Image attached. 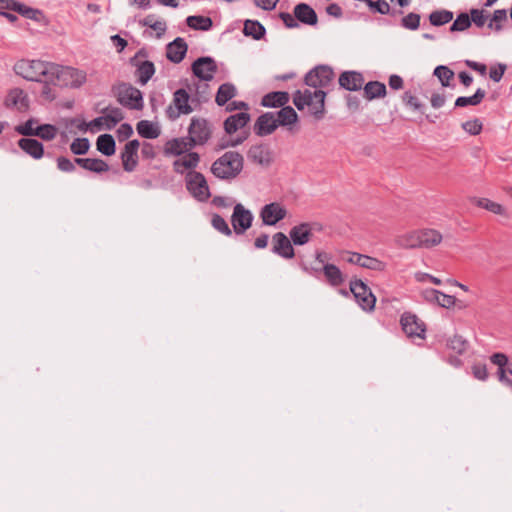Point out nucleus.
<instances>
[{
    "instance_id": "9b49d317",
    "label": "nucleus",
    "mask_w": 512,
    "mask_h": 512,
    "mask_svg": "<svg viewBox=\"0 0 512 512\" xmlns=\"http://www.w3.org/2000/svg\"><path fill=\"white\" fill-rule=\"evenodd\" d=\"M252 221L253 214L250 210L246 209L240 203L234 205L231 215V224L235 234H244L251 227Z\"/></svg>"
},
{
    "instance_id": "2eb2a0df",
    "label": "nucleus",
    "mask_w": 512,
    "mask_h": 512,
    "mask_svg": "<svg viewBox=\"0 0 512 512\" xmlns=\"http://www.w3.org/2000/svg\"><path fill=\"white\" fill-rule=\"evenodd\" d=\"M272 252L284 259H291L295 256L291 240L282 232H277L272 237Z\"/></svg>"
},
{
    "instance_id": "a878e982",
    "label": "nucleus",
    "mask_w": 512,
    "mask_h": 512,
    "mask_svg": "<svg viewBox=\"0 0 512 512\" xmlns=\"http://www.w3.org/2000/svg\"><path fill=\"white\" fill-rule=\"evenodd\" d=\"M290 100L288 92L275 91L267 93L261 100V105L264 107L277 108L285 106Z\"/></svg>"
},
{
    "instance_id": "c9c22d12",
    "label": "nucleus",
    "mask_w": 512,
    "mask_h": 512,
    "mask_svg": "<svg viewBox=\"0 0 512 512\" xmlns=\"http://www.w3.org/2000/svg\"><path fill=\"white\" fill-rule=\"evenodd\" d=\"M276 120L279 125L287 126L294 124L297 119L298 115L295 112V110L291 106H283L281 109L276 113Z\"/></svg>"
},
{
    "instance_id": "c03bdc74",
    "label": "nucleus",
    "mask_w": 512,
    "mask_h": 512,
    "mask_svg": "<svg viewBox=\"0 0 512 512\" xmlns=\"http://www.w3.org/2000/svg\"><path fill=\"white\" fill-rule=\"evenodd\" d=\"M361 260L360 267L362 268L380 272L386 269V263L377 258L362 254Z\"/></svg>"
},
{
    "instance_id": "dca6fc26",
    "label": "nucleus",
    "mask_w": 512,
    "mask_h": 512,
    "mask_svg": "<svg viewBox=\"0 0 512 512\" xmlns=\"http://www.w3.org/2000/svg\"><path fill=\"white\" fill-rule=\"evenodd\" d=\"M140 143L134 139L125 144L121 153V160L123 169L127 172H132L138 164V149Z\"/></svg>"
},
{
    "instance_id": "de8ad7c7",
    "label": "nucleus",
    "mask_w": 512,
    "mask_h": 512,
    "mask_svg": "<svg viewBox=\"0 0 512 512\" xmlns=\"http://www.w3.org/2000/svg\"><path fill=\"white\" fill-rule=\"evenodd\" d=\"M507 20V13L504 9L495 10L492 18L488 23V27L495 31L502 29V24Z\"/></svg>"
},
{
    "instance_id": "e2e57ef3",
    "label": "nucleus",
    "mask_w": 512,
    "mask_h": 512,
    "mask_svg": "<svg viewBox=\"0 0 512 512\" xmlns=\"http://www.w3.org/2000/svg\"><path fill=\"white\" fill-rule=\"evenodd\" d=\"M403 102L412 107L414 110L419 111L422 108V103L419 101V99L415 96H413L409 91H406L402 96Z\"/></svg>"
},
{
    "instance_id": "052dcab7",
    "label": "nucleus",
    "mask_w": 512,
    "mask_h": 512,
    "mask_svg": "<svg viewBox=\"0 0 512 512\" xmlns=\"http://www.w3.org/2000/svg\"><path fill=\"white\" fill-rule=\"evenodd\" d=\"M499 380L512 387V362H510L504 369L497 371Z\"/></svg>"
},
{
    "instance_id": "b1692460",
    "label": "nucleus",
    "mask_w": 512,
    "mask_h": 512,
    "mask_svg": "<svg viewBox=\"0 0 512 512\" xmlns=\"http://www.w3.org/2000/svg\"><path fill=\"white\" fill-rule=\"evenodd\" d=\"M290 239L295 245H304L308 243L312 236V227L310 223H301L291 228Z\"/></svg>"
},
{
    "instance_id": "8fccbe9b",
    "label": "nucleus",
    "mask_w": 512,
    "mask_h": 512,
    "mask_svg": "<svg viewBox=\"0 0 512 512\" xmlns=\"http://www.w3.org/2000/svg\"><path fill=\"white\" fill-rule=\"evenodd\" d=\"M90 143L87 138H76L70 145V150L75 155H84L88 152Z\"/></svg>"
},
{
    "instance_id": "f704fd0d",
    "label": "nucleus",
    "mask_w": 512,
    "mask_h": 512,
    "mask_svg": "<svg viewBox=\"0 0 512 512\" xmlns=\"http://www.w3.org/2000/svg\"><path fill=\"white\" fill-rule=\"evenodd\" d=\"M236 95V88L231 83H224L218 88L215 101L219 106H224Z\"/></svg>"
},
{
    "instance_id": "0e129e2a",
    "label": "nucleus",
    "mask_w": 512,
    "mask_h": 512,
    "mask_svg": "<svg viewBox=\"0 0 512 512\" xmlns=\"http://www.w3.org/2000/svg\"><path fill=\"white\" fill-rule=\"evenodd\" d=\"M279 17L287 28L292 29L299 27V23L297 22L295 15H292L288 12H281Z\"/></svg>"
},
{
    "instance_id": "13d9d810",
    "label": "nucleus",
    "mask_w": 512,
    "mask_h": 512,
    "mask_svg": "<svg viewBox=\"0 0 512 512\" xmlns=\"http://www.w3.org/2000/svg\"><path fill=\"white\" fill-rule=\"evenodd\" d=\"M488 15L485 14L484 10L472 9L470 11V20L477 27H483L487 21Z\"/></svg>"
},
{
    "instance_id": "20e7f679",
    "label": "nucleus",
    "mask_w": 512,
    "mask_h": 512,
    "mask_svg": "<svg viewBox=\"0 0 512 512\" xmlns=\"http://www.w3.org/2000/svg\"><path fill=\"white\" fill-rule=\"evenodd\" d=\"M243 169V157L238 152L228 151L211 166L212 174L223 180L235 178Z\"/></svg>"
},
{
    "instance_id": "0eeeda50",
    "label": "nucleus",
    "mask_w": 512,
    "mask_h": 512,
    "mask_svg": "<svg viewBox=\"0 0 512 512\" xmlns=\"http://www.w3.org/2000/svg\"><path fill=\"white\" fill-rule=\"evenodd\" d=\"M350 291L364 311L371 312L374 310L376 297L362 280L355 279L350 281Z\"/></svg>"
},
{
    "instance_id": "69168bd1",
    "label": "nucleus",
    "mask_w": 512,
    "mask_h": 512,
    "mask_svg": "<svg viewBox=\"0 0 512 512\" xmlns=\"http://www.w3.org/2000/svg\"><path fill=\"white\" fill-rule=\"evenodd\" d=\"M505 70H506L505 64H498L496 67H491V69L489 71V77L494 82H499L502 79Z\"/></svg>"
},
{
    "instance_id": "6e6d98bb",
    "label": "nucleus",
    "mask_w": 512,
    "mask_h": 512,
    "mask_svg": "<svg viewBox=\"0 0 512 512\" xmlns=\"http://www.w3.org/2000/svg\"><path fill=\"white\" fill-rule=\"evenodd\" d=\"M462 128L468 134L476 136L481 133L483 124L478 118H475L462 123Z\"/></svg>"
},
{
    "instance_id": "cd10ccee",
    "label": "nucleus",
    "mask_w": 512,
    "mask_h": 512,
    "mask_svg": "<svg viewBox=\"0 0 512 512\" xmlns=\"http://www.w3.org/2000/svg\"><path fill=\"white\" fill-rule=\"evenodd\" d=\"M250 120L247 112H239L229 116L224 122V129L228 134L235 133L240 128L246 126Z\"/></svg>"
},
{
    "instance_id": "e433bc0d",
    "label": "nucleus",
    "mask_w": 512,
    "mask_h": 512,
    "mask_svg": "<svg viewBox=\"0 0 512 512\" xmlns=\"http://www.w3.org/2000/svg\"><path fill=\"white\" fill-rule=\"evenodd\" d=\"M187 25L194 30L208 31L212 28L213 22L210 17L194 15L188 16L186 19Z\"/></svg>"
},
{
    "instance_id": "864d4df0",
    "label": "nucleus",
    "mask_w": 512,
    "mask_h": 512,
    "mask_svg": "<svg viewBox=\"0 0 512 512\" xmlns=\"http://www.w3.org/2000/svg\"><path fill=\"white\" fill-rule=\"evenodd\" d=\"M211 224L214 227V229H216L220 233L226 236H231L232 231L229 228L228 223L222 216L214 214L211 219Z\"/></svg>"
},
{
    "instance_id": "c85d7f7f",
    "label": "nucleus",
    "mask_w": 512,
    "mask_h": 512,
    "mask_svg": "<svg viewBox=\"0 0 512 512\" xmlns=\"http://www.w3.org/2000/svg\"><path fill=\"white\" fill-rule=\"evenodd\" d=\"M364 97L368 100L383 98L386 96L387 89L384 83L379 81H370L364 86Z\"/></svg>"
},
{
    "instance_id": "f257e3e1",
    "label": "nucleus",
    "mask_w": 512,
    "mask_h": 512,
    "mask_svg": "<svg viewBox=\"0 0 512 512\" xmlns=\"http://www.w3.org/2000/svg\"><path fill=\"white\" fill-rule=\"evenodd\" d=\"M335 73L333 69L327 65H319L311 69L304 78L307 86L315 88L314 91L305 89L297 90L293 95V103L298 110L309 107L311 114L316 119H322L325 112L326 92L324 89L329 88L334 81Z\"/></svg>"
},
{
    "instance_id": "37998d69",
    "label": "nucleus",
    "mask_w": 512,
    "mask_h": 512,
    "mask_svg": "<svg viewBox=\"0 0 512 512\" xmlns=\"http://www.w3.org/2000/svg\"><path fill=\"white\" fill-rule=\"evenodd\" d=\"M453 19V13L448 10H437L430 14L429 20L433 26H442Z\"/></svg>"
},
{
    "instance_id": "423d86ee",
    "label": "nucleus",
    "mask_w": 512,
    "mask_h": 512,
    "mask_svg": "<svg viewBox=\"0 0 512 512\" xmlns=\"http://www.w3.org/2000/svg\"><path fill=\"white\" fill-rule=\"evenodd\" d=\"M118 102L129 109L139 110L143 107V97L139 89L128 83H121L114 89Z\"/></svg>"
},
{
    "instance_id": "09e8293b",
    "label": "nucleus",
    "mask_w": 512,
    "mask_h": 512,
    "mask_svg": "<svg viewBox=\"0 0 512 512\" xmlns=\"http://www.w3.org/2000/svg\"><path fill=\"white\" fill-rule=\"evenodd\" d=\"M95 173H103L109 170V165L102 159L87 158L86 169Z\"/></svg>"
},
{
    "instance_id": "f03ea898",
    "label": "nucleus",
    "mask_w": 512,
    "mask_h": 512,
    "mask_svg": "<svg viewBox=\"0 0 512 512\" xmlns=\"http://www.w3.org/2000/svg\"><path fill=\"white\" fill-rule=\"evenodd\" d=\"M52 65L53 62L38 59H20L14 64L13 71L27 81L50 83Z\"/></svg>"
},
{
    "instance_id": "a18cd8bd",
    "label": "nucleus",
    "mask_w": 512,
    "mask_h": 512,
    "mask_svg": "<svg viewBox=\"0 0 512 512\" xmlns=\"http://www.w3.org/2000/svg\"><path fill=\"white\" fill-rule=\"evenodd\" d=\"M441 82L442 86H450V80L454 77V72L447 66H437L433 73Z\"/></svg>"
},
{
    "instance_id": "aec40b11",
    "label": "nucleus",
    "mask_w": 512,
    "mask_h": 512,
    "mask_svg": "<svg viewBox=\"0 0 512 512\" xmlns=\"http://www.w3.org/2000/svg\"><path fill=\"white\" fill-rule=\"evenodd\" d=\"M200 162V155L197 152L189 151L173 162V170L178 174H183L187 170L195 169Z\"/></svg>"
},
{
    "instance_id": "4468645a",
    "label": "nucleus",
    "mask_w": 512,
    "mask_h": 512,
    "mask_svg": "<svg viewBox=\"0 0 512 512\" xmlns=\"http://www.w3.org/2000/svg\"><path fill=\"white\" fill-rule=\"evenodd\" d=\"M192 71L199 79L209 81L213 79L217 71V65L213 58L201 57L192 64Z\"/></svg>"
},
{
    "instance_id": "bf43d9fd",
    "label": "nucleus",
    "mask_w": 512,
    "mask_h": 512,
    "mask_svg": "<svg viewBox=\"0 0 512 512\" xmlns=\"http://www.w3.org/2000/svg\"><path fill=\"white\" fill-rule=\"evenodd\" d=\"M36 121L34 119H29L24 124L19 125L15 128V130L24 136H35L36 127H34Z\"/></svg>"
},
{
    "instance_id": "412c9836",
    "label": "nucleus",
    "mask_w": 512,
    "mask_h": 512,
    "mask_svg": "<svg viewBox=\"0 0 512 512\" xmlns=\"http://www.w3.org/2000/svg\"><path fill=\"white\" fill-rule=\"evenodd\" d=\"M278 127L276 117L273 113L267 112L258 117L255 124V132L259 136L271 134Z\"/></svg>"
},
{
    "instance_id": "7c9ffc66",
    "label": "nucleus",
    "mask_w": 512,
    "mask_h": 512,
    "mask_svg": "<svg viewBox=\"0 0 512 512\" xmlns=\"http://www.w3.org/2000/svg\"><path fill=\"white\" fill-rule=\"evenodd\" d=\"M135 66V75L137 77L138 83H140L141 85L147 84L155 73L154 64L151 61L147 60L139 64H135Z\"/></svg>"
},
{
    "instance_id": "49530a36",
    "label": "nucleus",
    "mask_w": 512,
    "mask_h": 512,
    "mask_svg": "<svg viewBox=\"0 0 512 512\" xmlns=\"http://www.w3.org/2000/svg\"><path fill=\"white\" fill-rule=\"evenodd\" d=\"M57 135V128L51 124H44L36 127L35 136L43 140L50 141Z\"/></svg>"
},
{
    "instance_id": "6e6552de",
    "label": "nucleus",
    "mask_w": 512,
    "mask_h": 512,
    "mask_svg": "<svg viewBox=\"0 0 512 512\" xmlns=\"http://www.w3.org/2000/svg\"><path fill=\"white\" fill-rule=\"evenodd\" d=\"M193 111L190 105L189 93L181 88L174 92L172 104L166 109V115L170 120L177 119L180 115L190 114Z\"/></svg>"
},
{
    "instance_id": "4d7b16f0",
    "label": "nucleus",
    "mask_w": 512,
    "mask_h": 512,
    "mask_svg": "<svg viewBox=\"0 0 512 512\" xmlns=\"http://www.w3.org/2000/svg\"><path fill=\"white\" fill-rule=\"evenodd\" d=\"M420 19L419 14L411 12L402 18L401 25L406 29L416 30L419 28Z\"/></svg>"
},
{
    "instance_id": "4c0bfd02",
    "label": "nucleus",
    "mask_w": 512,
    "mask_h": 512,
    "mask_svg": "<svg viewBox=\"0 0 512 512\" xmlns=\"http://www.w3.org/2000/svg\"><path fill=\"white\" fill-rule=\"evenodd\" d=\"M97 150L106 156L115 153V140L110 134L100 135L96 141Z\"/></svg>"
},
{
    "instance_id": "338daca9",
    "label": "nucleus",
    "mask_w": 512,
    "mask_h": 512,
    "mask_svg": "<svg viewBox=\"0 0 512 512\" xmlns=\"http://www.w3.org/2000/svg\"><path fill=\"white\" fill-rule=\"evenodd\" d=\"M133 134V128L128 123H123L119 126L117 130V136L119 141H124L128 139Z\"/></svg>"
},
{
    "instance_id": "c756f323",
    "label": "nucleus",
    "mask_w": 512,
    "mask_h": 512,
    "mask_svg": "<svg viewBox=\"0 0 512 512\" xmlns=\"http://www.w3.org/2000/svg\"><path fill=\"white\" fill-rule=\"evenodd\" d=\"M419 236L417 230L409 231L398 235L395 239V243L398 247L404 249H420Z\"/></svg>"
},
{
    "instance_id": "f3484780",
    "label": "nucleus",
    "mask_w": 512,
    "mask_h": 512,
    "mask_svg": "<svg viewBox=\"0 0 512 512\" xmlns=\"http://www.w3.org/2000/svg\"><path fill=\"white\" fill-rule=\"evenodd\" d=\"M194 148L188 137L173 138L165 143L164 154L166 156H181Z\"/></svg>"
},
{
    "instance_id": "bb28decb",
    "label": "nucleus",
    "mask_w": 512,
    "mask_h": 512,
    "mask_svg": "<svg viewBox=\"0 0 512 512\" xmlns=\"http://www.w3.org/2000/svg\"><path fill=\"white\" fill-rule=\"evenodd\" d=\"M321 271L325 277L327 283L332 287L341 286L345 282V275L342 271L334 264H325Z\"/></svg>"
},
{
    "instance_id": "ddd939ff",
    "label": "nucleus",
    "mask_w": 512,
    "mask_h": 512,
    "mask_svg": "<svg viewBox=\"0 0 512 512\" xmlns=\"http://www.w3.org/2000/svg\"><path fill=\"white\" fill-rule=\"evenodd\" d=\"M287 215L285 207L278 203L272 202L264 205L260 211V218L263 224L268 226H274L279 221L283 220Z\"/></svg>"
},
{
    "instance_id": "72a5a7b5",
    "label": "nucleus",
    "mask_w": 512,
    "mask_h": 512,
    "mask_svg": "<svg viewBox=\"0 0 512 512\" xmlns=\"http://www.w3.org/2000/svg\"><path fill=\"white\" fill-rule=\"evenodd\" d=\"M250 156L254 162L261 165H269L272 161L271 151L262 145L252 147L250 149Z\"/></svg>"
},
{
    "instance_id": "a211bd4d",
    "label": "nucleus",
    "mask_w": 512,
    "mask_h": 512,
    "mask_svg": "<svg viewBox=\"0 0 512 512\" xmlns=\"http://www.w3.org/2000/svg\"><path fill=\"white\" fill-rule=\"evenodd\" d=\"M339 85L348 91H358L364 85V76L357 71H345L339 76Z\"/></svg>"
},
{
    "instance_id": "f8f14e48",
    "label": "nucleus",
    "mask_w": 512,
    "mask_h": 512,
    "mask_svg": "<svg viewBox=\"0 0 512 512\" xmlns=\"http://www.w3.org/2000/svg\"><path fill=\"white\" fill-rule=\"evenodd\" d=\"M29 103L28 94L19 87L10 89L4 99V105L7 109L18 112H26L29 109Z\"/></svg>"
},
{
    "instance_id": "6ab92c4d",
    "label": "nucleus",
    "mask_w": 512,
    "mask_h": 512,
    "mask_svg": "<svg viewBox=\"0 0 512 512\" xmlns=\"http://www.w3.org/2000/svg\"><path fill=\"white\" fill-rule=\"evenodd\" d=\"M417 233L419 236L418 241L420 249H432L438 246L443 240L442 234L436 229H417Z\"/></svg>"
},
{
    "instance_id": "9d476101",
    "label": "nucleus",
    "mask_w": 512,
    "mask_h": 512,
    "mask_svg": "<svg viewBox=\"0 0 512 512\" xmlns=\"http://www.w3.org/2000/svg\"><path fill=\"white\" fill-rule=\"evenodd\" d=\"M400 325L408 338L425 339L426 325L417 315L411 312H404L400 317Z\"/></svg>"
},
{
    "instance_id": "58836bf2",
    "label": "nucleus",
    "mask_w": 512,
    "mask_h": 512,
    "mask_svg": "<svg viewBox=\"0 0 512 512\" xmlns=\"http://www.w3.org/2000/svg\"><path fill=\"white\" fill-rule=\"evenodd\" d=\"M486 92L485 90L478 88L476 92L469 97L460 96L455 101L456 107H466V106H476L479 105L483 99L485 98Z\"/></svg>"
},
{
    "instance_id": "1a4fd4ad",
    "label": "nucleus",
    "mask_w": 512,
    "mask_h": 512,
    "mask_svg": "<svg viewBox=\"0 0 512 512\" xmlns=\"http://www.w3.org/2000/svg\"><path fill=\"white\" fill-rule=\"evenodd\" d=\"M212 134L209 122L203 118H192L188 128V138L193 146L204 145Z\"/></svg>"
},
{
    "instance_id": "ea45409f",
    "label": "nucleus",
    "mask_w": 512,
    "mask_h": 512,
    "mask_svg": "<svg viewBox=\"0 0 512 512\" xmlns=\"http://www.w3.org/2000/svg\"><path fill=\"white\" fill-rule=\"evenodd\" d=\"M243 32L246 36H251L253 39L259 40L265 35V28L257 20H246Z\"/></svg>"
},
{
    "instance_id": "5fc2aeb1",
    "label": "nucleus",
    "mask_w": 512,
    "mask_h": 512,
    "mask_svg": "<svg viewBox=\"0 0 512 512\" xmlns=\"http://www.w3.org/2000/svg\"><path fill=\"white\" fill-rule=\"evenodd\" d=\"M104 117L109 121V124H107V130H111L123 119V113L119 108H110L107 109V113Z\"/></svg>"
},
{
    "instance_id": "7ed1b4c3",
    "label": "nucleus",
    "mask_w": 512,
    "mask_h": 512,
    "mask_svg": "<svg viewBox=\"0 0 512 512\" xmlns=\"http://www.w3.org/2000/svg\"><path fill=\"white\" fill-rule=\"evenodd\" d=\"M51 67L53 74L49 82L53 86L79 88L87 81V73L84 70L56 63Z\"/></svg>"
},
{
    "instance_id": "4be33fe9",
    "label": "nucleus",
    "mask_w": 512,
    "mask_h": 512,
    "mask_svg": "<svg viewBox=\"0 0 512 512\" xmlns=\"http://www.w3.org/2000/svg\"><path fill=\"white\" fill-rule=\"evenodd\" d=\"M297 22L304 25L314 26L318 22L315 10L306 3H299L294 7L293 11Z\"/></svg>"
},
{
    "instance_id": "79ce46f5",
    "label": "nucleus",
    "mask_w": 512,
    "mask_h": 512,
    "mask_svg": "<svg viewBox=\"0 0 512 512\" xmlns=\"http://www.w3.org/2000/svg\"><path fill=\"white\" fill-rule=\"evenodd\" d=\"M467 346V341L459 335H454L446 342V348L457 355L463 354L466 351Z\"/></svg>"
},
{
    "instance_id": "473e14b6",
    "label": "nucleus",
    "mask_w": 512,
    "mask_h": 512,
    "mask_svg": "<svg viewBox=\"0 0 512 512\" xmlns=\"http://www.w3.org/2000/svg\"><path fill=\"white\" fill-rule=\"evenodd\" d=\"M473 202L479 208H483L496 215L508 217L506 209L501 204L488 198H475Z\"/></svg>"
},
{
    "instance_id": "3c124183",
    "label": "nucleus",
    "mask_w": 512,
    "mask_h": 512,
    "mask_svg": "<svg viewBox=\"0 0 512 512\" xmlns=\"http://www.w3.org/2000/svg\"><path fill=\"white\" fill-rule=\"evenodd\" d=\"M367 4V6L370 8V10L374 13H379L382 15H386L390 12V5L387 3L386 0H362Z\"/></svg>"
},
{
    "instance_id": "680f3d73",
    "label": "nucleus",
    "mask_w": 512,
    "mask_h": 512,
    "mask_svg": "<svg viewBox=\"0 0 512 512\" xmlns=\"http://www.w3.org/2000/svg\"><path fill=\"white\" fill-rule=\"evenodd\" d=\"M57 168L62 172H73L75 170V164L68 158L60 156L56 160Z\"/></svg>"
},
{
    "instance_id": "2f4dec72",
    "label": "nucleus",
    "mask_w": 512,
    "mask_h": 512,
    "mask_svg": "<svg viewBox=\"0 0 512 512\" xmlns=\"http://www.w3.org/2000/svg\"><path fill=\"white\" fill-rule=\"evenodd\" d=\"M136 130L141 137L146 139H155L160 135L159 127L148 120L139 121Z\"/></svg>"
},
{
    "instance_id": "774afa93",
    "label": "nucleus",
    "mask_w": 512,
    "mask_h": 512,
    "mask_svg": "<svg viewBox=\"0 0 512 512\" xmlns=\"http://www.w3.org/2000/svg\"><path fill=\"white\" fill-rule=\"evenodd\" d=\"M491 361L493 364L498 366V370L504 369L506 365H508L510 362L507 359V356L502 353H495L491 356Z\"/></svg>"
},
{
    "instance_id": "39448f33",
    "label": "nucleus",
    "mask_w": 512,
    "mask_h": 512,
    "mask_svg": "<svg viewBox=\"0 0 512 512\" xmlns=\"http://www.w3.org/2000/svg\"><path fill=\"white\" fill-rule=\"evenodd\" d=\"M186 189L199 202H206L210 189L204 175L197 171H189L185 177Z\"/></svg>"
},
{
    "instance_id": "a19ab883",
    "label": "nucleus",
    "mask_w": 512,
    "mask_h": 512,
    "mask_svg": "<svg viewBox=\"0 0 512 512\" xmlns=\"http://www.w3.org/2000/svg\"><path fill=\"white\" fill-rule=\"evenodd\" d=\"M428 294L443 308H451L455 305L456 298L436 289H430Z\"/></svg>"
},
{
    "instance_id": "393cba45",
    "label": "nucleus",
    "mask_w": 512,
    "mask_h": 512,
    "mask_svg": "<svg viewBox=\"0 0 512 512\" xmlns=\"http://www.w3.org/2000/svg\"><path fill=\"white\" fill-rule=\"evenodd\" d=\"M18 146L34 159H41L44 155V147L41 142L33 138H21Z\"/></svg>"
},
{
    "instance_id": "603ef678",
    "label": "nucleus",
    "mask_w": 512,
    "mask_h": 512,
    "mask_svg": "<svg viewBox=\"0 0 512 512\" xmlns=\"http://www.w3.org/2000/svg\"><path fill=\"white\" fill-rule=\"evenodd\" d=\"M471 26L470 16L467 13H461L457 16L450 27V31H464Z\"/></svg>"
},
{
    "instance_id": "5701e85b",
    "label": "nucleus",
    "mask_w": 512,
    "mask_h": 512,
    "mask_svg": "<svg viewBox=\"0 0 512 512\" xmlns=\"http://www.w3.org/2000/svg\"><path fill=\"white\" fill-rule=\"evenodd\" d=\"M187 44L181 37H177L166 48V56L173 63H180L187 52Z\"/></svg>"
}]
</instances>
